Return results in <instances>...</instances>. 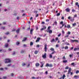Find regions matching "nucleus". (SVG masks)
I'll list each match as a JSON object with an SVG mask.
<instances>
[{"instance_id": "nucleus-1", "label": "nucleus", "mask_w": 79, "mask_h": 79, "mask_svg": "<svg viewBox=\"0 0 79 79\" xmlns=\"http://www.w3.org/2000/svg\"><path fill=\"white\" fill-rule=\"evenodd\" d=\"M5 60H6V61H5V63H8L11 62V60L9 59H6Z\"/></svg>"}, {"instance_id": "nucleus-2", "label": "nucleus", "mask_w": 79, "mask_h": 79, "mask_svg": "<svg viewBox=\"0 0 79 79\" xmlns=\"http://www.w3.org/2000/svg\"><path fill=\"white\" fill-rule=\"evenodd\" d=\"M46 67H53V64H49L48 63L46 64L45 65Z\"/></svg>"}, {"instance_id": "nucleus-3", "label": "nucleus", "mask_w": 79, "mask_h": 79, "mask_svg": "<svg viewBox=\"0 0 79 79\" xmlns=\"http://www.w3.org/2000/svg\"><path fill=\"white\" fill-rule=\"evenodd\" d=\"M44 47V51L45 52H47V45L46 44H45Z\"/></svg>"}, {"instance_id": "nucleus-4", "label": "nucleus", "mask_w": 79, "mask_h": 79, "mask_svg": "<svg viewBox=\"0 0 79 79\" xmlns=\"http://www.w3.org/2000/svg\"><path fill=\"white\" fill-rule=\"evenodd\" d=\"M47 54L45 53L44 54V55H43L42 57L43 58H47Z\"/></svg>"}, {"instance_id": "nucleus-5", "label": "nucleus", "mask_w": 79, "mask_h": 79, "mask_svg": "<svg viewBox=\"0 0 79 79\" xmlns=\"http://www.w3.org/2000/svg\"><path fill=\"white\" fill-rule=\"evenodd\" d=\"M64 27H67V28L69 29V28H70V27H71V26L70 25H67V26H66V25H65Z\"/></svg>"}, {"instance_id": "nucleus-6", "label": "nucleus", "mask_w": 79, "mask_h": 79, "mask_svg": "<svg viewBox=\"0 0 79 79\" xmlns=\"http://www.w3.org/2000/svg\"><path fill=\"white\" fill-rule=\"evenodd\" d=\"M40 40V38L38 37L37 38V40H36V42H39Z\"/></svg>"}, {"instance_id": "nucleus-7", "label": "nucleus", "mask_w": 79, "mask_h": 79, "mask_svg": "<svg viewBox=\"0 0 79 79\" xmlns=\"http://www.w3.org/2000/svg\"><path fill=\"white\" fill-rule=\"evenodd\" d=\"M47 32H49V34H52V30H47Z\"/></svg>"}, {"instance_id": "nucleus-8", "label": "nucleus", "mask_w": 79, "mask_h": 79, "mask_svg": "<svg viewBox=\"0 0 79 79\" xmlns=\"http://www.w3.org/2000/svg\"><path fill=\"white\" fill-rule=\"evenodd\" d=\"M71 71V68H69L68 70V74H69Z\"/></svg>"}, {"instance_id": "nucleus-9", "label": "nucleus", "mask_w": 79, "mask_h": 79, "mask_svg": "<svg viewBox=\"0 0 79 79\" xmlns=\"http://www.w3.org/2000/svg\"><path fill=\"white\" fill-rule=\"evenodd\" d=\"M60 24H62V26L63 27H64V25L65 24V23H64V24H63V21H61L60 22Z\"/></svg>"}, {"instance_id": "nucleus-10", "label": "nucleus", "mask_w": 79, "mask_h": 79, "mask_svg": "<svg viewBox=\"0 0 79 79\" xmlns=\"http://www.w3.org/2000/svg\"><path fill=\"white\" fill-rule=\"evenodd\" d=\"M33 31H34V29H32L30 30V34H31V35H32L33 34H32L33 32Z\"/></svg>"}, {"instance_id": "nucleus-11", "label": "nucleus", "mask_w": 79, "mask_h": 79, "mask_svg": "<svg viewBox=\"0 0 79 79\" xmlns=\"http://www.w3.org/2000/svg\"><path fill=\"white\" fill-rule=\"evenodd\" d=\"M65 11H67V12H69L70 11V9L69 8H67L66 9H65Z\"/></svg>"}, {"instance_id": "nucleus-12", "label": "nucleus", "mask_w": 79, "mask_h": 79, "mask_svg": "<svg viewBox=\"0 0 79 79\" xmlns=\"http://www.w3.org/2000/svg\"><path fill=\"white\" fill-rule=\"evenodd\" d=\"M35 64V66H36V67H37L40 66V64H39V63H36Z\"/></svg>"}, {"instance_id": "nucleus-13", "label": "nucleus", "mask_w": 79, "mask_h": 79, "mask_svg": "<svg viewBox=\"0 0 79 79\" xmlns=\"http://www.w3.org/2000/svg\"><path fill=\"white\" fill-rule=\"evenodd\" d=\"M19 31H20V29L19 28L16 31V32L17 34H19Z\"/></svg>"}, {"instance_id": "nucleus-14", "label": "nucleus", "mask_w": 79, "mask_h": 79, "mask_svg": "<svg viewBox=\"0 0 79 79\" xmlns=\"http://www.w3.org/2000/svg\"><path fill=\"white\" fill-rule=\"evenodd\" d=\"M50 50H51V51H52V52L55 51V49L52 48H51L50 49Z\"/></svg>"}, {"instance_id": "nucleus-15", "label": "nucleus", "mask_w": 79, "mask_h": 79, "mask_svg": "<svg viewBox=\"0 0 79 79\" xmlns=\"http://www.w3.org/2000/svg\"><path fill=\"white\" fill-rule=\"evenodd\" d=\"M39 53V51L36 50L34 52V54L36 55V54H37Z\"/></svg>"}, {"instance_id": "nucleus-16", "label": "nucleus", "mask_w": 79, "mask_h": 79, "mask_svg": "<svg viewBox=\"0 0 79 79\" xmlns=\"http://www.w3.org/2000/svg\"><path fill=\"white\" fill-rule=\"evenodd\" d=\"M27 39V38L26 37L24 38L23 40H22V41L24 42V41H26V40Z\"/></svg>"}, {"instance_id": "nucleus-17", "label": "nucleus", "mask_w": 79, "mask_h": 79, "mask_svg": "<svg viewBox=\"0 0 79 79\" xmlns=\"http://www.w3.org/2000/svg\"><path fill=\"white\" fill-rule=\"evenodd\" d=\"M63 62L64 63H67V62H68V60H64L63 61Z\"/></svg>"}, {"instance_id": "nucleus-18", "label": "nucleus", "mask_w": 79, "mask_h": 79, "mask_svg": "<svg viewBox=\"0 0 79 79\" xmlns=\"http://www.w3.org/2000/svg\"><path fill=\"white\" fill-rule=\"evenodd\" d=\"M5 47H8V43H6L5 44Z\"/></svg>"}, {"instance_id": "nucleus-19", "label": "nucleus", "mask_w": 79, "mask_h": 79, "mask_svg": "<svg viewBox=\"0 0 79 79\" xmlns=\"http://www.w3.org/2000/svg\"><path fill=\"white\" fill-rule=\"evenodd\" d=\"M55 39H53L52 40H51V42H55Z\"/></svg>"}, {"instance_id": "nucleus-20", "label": "nucleus", "mask_w": 79, "mask_h": 79, "mask_svg": "<svg viewBox=\"0 0 79 79\" xmlns=\"http://www.w3.org/2000/svg\"><path fill=\"white\" fill-rule=\"evenodd\" d=\"M78 77H79L78 76L75 75L74 76V78H77V79L78 78Z\"/></svg>"}, {"instance_id": "nucleus-21", "label": "nucleus", "mask_w": 79, "mask_h": 79, "mask_svg": "<svg viewBox=\"0 0 79 79\" xmlns=\"http://www.w3.org/2000/svg\"><path fill=\"white\" fill-rule=\"evenodd\" d=\"M68 46H65V47H64V48L65 49V50H66L67 49H68Z\"/></svg>"}, {"instance_id": "nucleus-22", "label": "nucleus", "mask_w": 79, "mask_h": 79, "mask_svg": "<svg viewBox=\"0 0 79 79\" xmlns=\"http://www.w3.org/2000/svg\"><path fill=\"white\" fill-rule=\"evenodd\" d=\"M60 15V13L59 12L58 13H57L56 15L57 16H59Z\"/></svg>"}, {"instance_id": "nucleus-23", "label": "nucleus", "mask_w": 79, "mask_h": 79, "mask_svg": "<svg viewBox=\"0 0 79 79\" xmlns=\"http://www.w3.org/2000/svg\"><path fill=\"white\" fill-rule=\"evenodd\" d=\"M50 28H51V27L49 26L48 28V31H49L50 29Z\"/></svg>"}, {"instance_id": "nucleus-24", "label": "nucleus", "mask_w": 79, "mask_h": 79, "mask_svg": "<svg viewBox=\"0 0 79 79\" xmlns=\"http://www.w3.org/2000/svg\"><path fill=\"white\" fill-rule=\"evenodd\" d=\"M24 52V51L23 50H21V52H20V53H23Z\"/></svg>"}, {"instance_id": "nucleus-25", "label": "nucleus", "mask_w": 79, "mask_h": 79, "mask_svg": "<svg viewBox=\"0 0 79 79\" xmlns=\"http://www.w3.org/2000/svg\"><path fill=\"white\" fill-rule=\"evenodd\" d=\"M56 53V52H55V51H53L51 53V55H53V54H54V53Z\"/></svg>"}, {"instance_id": "nucleus-26", "label": "nucleus", "mask_w": 79, "mask_h": 79, "mask_svg": "<svg viewBox=\"0 0 79 79\" xmlns=\"http://www.w3.org/2000/svg\"><path fill=\"white\" fill-rule=\"evenodd\" d=\"M33 43L32 42H30V46H32V45H33Z\"/></svg>"}, {"instance_id": "nucleus-27", "label": "nucleus", "mask_w": 79, "mask_h": 79, "mask_svg": "<svg viewBox=\"0 0 79 79\" xmlns=\"http://www.w3.org/2000/svg\"><path fill=\"white\" fill-rule=\"evenodd\" d=\"M62 59H63V60H66V57H65V56H64L62 57Z\"/></svg>"}, {"instance_id": "nucleus-28", "label": "nucleus", "mask_w": 79, "mask_h": 79, "mask_svg": "<svg viewBox=\"0 0 79 79\" xmlns=\"http://www.w3.org/2000/svg\"><path fill=\"white\" fill-rule=\"evenodd\" d=\"M62 32L63 34H64V30H62Z\"/></svg>"}, {"instance_id": "nucleus-29", "label": "nucleus", "mask_w": 79, "mask_h": 79, "mask_svg": "<svg viewBox=\"0 0 79 79\" xmlns=\"http://www.w3.org/2000/svg\"><path fill=\"white\" fill-rule=\"evenodd\" d=\"M71 42L72 43H74V40H71Z\"/></svg>"}, {"instance_id": "nucleus-30", "label": "nucleus", "mask_w": 79, "mask_h": 79, "mask_svg": "<svg viewBox=\"0 0 79 79\" xmlns=\"http://www.w3.org/2000/svg\"><path fill=\"white\" fill-rule=\"evenodd\" d=\"M6 78H7V77H6V76L3 77L2 78L4 79H6Z\"/></svg>"}, {"instance_id": "nucleus-31", "label": "nucleus", "mask_w": 79, "mask_h": 79, "mask_svg": "<svg viewBox=\"0 0 79 79\" xmlns=\"http://www.w3.org/2000/svg\"><path fill=\"white\" fill-rule=\"evenodd\" d=\"M19 44H20V43L19 42H17L16 43V44L17 45H19Z\"/></svg>"}, {"instance_id": "nucleus-32", "label": "nucleus", "mask_w": 79, "mask_h": 79, "mask_svg": "<svg viewBox=\"0 0 79 79\" xmlns=\"http://www.w3.org/2000/svg\"><path fill=\"white\" fill-rule=\"evenodd\" d=\"M73 26H76V23H75L73 24Z\"/></svg>"}, {"instance_id": "nucleus-33", "label": "nucleus", "mask_w": 79, "mask_h": 79, "mask_svg": "<svg viewBox=\"0 0 79 79\" xmlns=\"http://www.w3.org/2000/svg\"><path fill=\"white\" fill-rule=\"evenodd\" d=\"M49 57L50 58H52V54H51L49 55Z\"/></svg>"}, {"instance_id": "nucleus-34", "label": "nucleus", "mask_w": 79, "mask_h": 79, "mask_svg": "<svg viewBox=\"0 0 79 79\" xmlns=\"http://www.w3.org/2000/svg\"><path fill=\"white\" fill-rule=\"evenodd\" d=\"M67 34H68V35L71 34V32L70 31H68L67 33Z\"/></svg>"}, {"instance_id": "nucleus-35", "label": "nucleus", "mask_w": 79, "mask_h": 79, "mask_svg": "<svg viewBox=\"0 0 79 79\" xmlns=\"http://www.w3.org/2000/svg\"><path fill=\"white\" fill-rule=\"evenodd\" d=\"M64 77H65V75H64L62 76V78L63 79H64Z\"/></svg>"}, {"instance_id": "nucleus-36", "label": "nucleus", "mask_w": 79, "mask_h": 79, "mask_svg": "<svg viewBox=\"0 0 79 79\" xmlns=\"http://www.w3.org/2000/svg\"><path fill=\"white\" fill-rule=\"evenodd\" d=\"M13 76H14V73H11V76L13 77Z\"/></svg>"}, {"instance_id": "nucleus-37", "label": "nucleus", "mask_w": 79, "mask_h": 79, "mask_svg": "<svg viewBox=\"0 0 79 79\" xmlns=\"http://www.w3.org/2000/svg\"><path fill=\"white\" fill-rule=\"evenodd\" d=\"M74 42H79V40H74Z\"/></svg>"}, {"instance_id": "nucleus-38", "label": "nucleus", "mask_w": 79, "mask_h": 79, "mask_svg": "<svg viewBox=\"0 0 79 79\" xmlns=\"http://www.w3.org/2000/svg\"><path fill=\"white\" fill-rule=\"evenodd\" d=\"M71 65H72L73 66H75V65H74V63H72L71 64Z\"/></svg>"}, {"instance_id": "nucleus-39", "label": "nucleus", "mask_w": 79, "mask_h": 79, "mask_svg": "<svg viewBox=\"0 0 79 79\" xmlns=\"http://www.w3.org/2000/svg\"><path fill=\"white\" fill-rule=\"evenodd\" d=\"M79 73V70H77L76 72V74H77V73Z\"/></svg>"}, {"instance_id": "nucleus-40", "label": "nucleus", "mask_w": 79, "mask_h": 79, "mask_svg": "<svg viewBox=\"0 0 79 79\" xmlns=\"http://www.w3.org/2000/svg\"><path fill=\"white\" fill-rule=\"evenodd\" d=\"M75 11H76V10H75L74 9H73L72 10V12L73 13H74V12H75Z\"/></svg>"}, {"instance_id": "nucleus-41", "label": "nucleus", "mask_w": 79, "mask_h": 79, "mask_svg": "<svg viewBox=\"0 0 79 79\" xmlns=\"http://www.w3.org/2000/svg\"><path fill=\"white\" fill-rule=\"evenodd\" d=\"M61 35V33H60L58 35V37H60Z\"/></svg>"}, {"instance_id": "nucleus-42", "label": "nucleus", "mask_w": 79, "mask_h": 79, "mask_svg": "<svg viewBox=\"0 0 79 79\" xmlns=\"http://www.w3.org/2000/svg\"><path fill=\"white\" fill-rule=\"evenodd\" d=\"M54 23L55 24V25H57V22H56V21H55Z\"/></svg>"}, {"instance_id": "nucleus-43", "label": "nucleus", "mask_w": 79, "mask_h": 79, "mask_svg": "<svg viewBox=\"0 0 79 79\" xmlns=\"http://www.w3.org/2000/svg\"><path fill=\"white\" fill-rule=\"evenodd\" d=\"M25 65H26V64H25V63H23L22 64V66H25Z\"/></svg>"}, {"instance_id": "nucleus-44", "label": "nucleus", "mask_w": 79, "mask_h": 79, "mask_svg": "<svg viewBox=\"0 0 79 79\" xmlns=\"http://www.w3.org/2000/svg\"><path fill=\"white\" fill-rule=\"evenodd\" d=\"M5 27H1V29H5Z\"/></svg>"}, {"instance_id": "nucleus-45", "label": "nucleus", "mask_w": 79, "mask_h": 79, "mask_svg": "<svg viewBox=\"0 0 79 79\" xmlns=\"http://www.w3.org/2000/svg\"><path fill=\"white\" fill-rule=\"evenodd\" d=\"M69 69V67L67 66L65 68V69Z\"/></svg>"}, {"instance_id": "nucleus-46", "label": "nucleus", "mask_w": 79, "mask_h": 79, "mask_svg": "<svg viewBox=\"0 0 79 79\" xmlns=\"http://www.w3.org/2000/svg\"><path fill=\"white\" fill-rule=\"evenodd\" d=\"M30 29H31V27H29L27 29V31H29V30H30Z\"/></svg>"}, {"instance_id": "nucleus-47", "label": "nucleus", "mask_w": 79, "mask_h": 79, "mask_svg": "<svg viewBox=\"0 0 79 79\" xmlns=\"http://www.w3.org/2000/svg\"><path fill=\"white\" fill-rule=\"evenodd\" d=\"M3 68H0V71H3Z\"/></svg>"}, {"instance_id": "nucleus-48", "label": "nucleus", "mask_w": 79, "mask_h": 79, "mask_svg": "<svg viewBox=\"0 0 79 79\" xmlns=\"http://www.w3.org/2000/svg\"><path fill=\"white\" fill-rule=\"evenodd\" d=\"M43 28L44 29H46V28H47V27H45V26H43Z\"/></svg>"}, {"instance_id": "nucleus-49", "label": "nucleus", "mask_w": 79, "mask_h": 79, "mask_svg": "<svg viewBox=\"0 0 79 79\" xmlns=\"http://www.w3.org/2000/svg\"><path fill=\"white\" fill-rule=\"evenodd\" d=\"M61 19H64V16H62V18H61Z\"/></svg>"}, {"instance_id": "nucleus-50", "label": "nucleus", "mask_w": 79, "mask_h": 79, "mask_svg": "<svg viewBox=\"0 0 79 79\" xmlns=\"http://www.w3.org/2000/svg\"><path fill=\"white\" fill-rule=\"evenodd\" d=\"M73 50L74 51H76V50H77V48H74Z\"/></svg>"}, {"instance_id": "nucleus-51", "label": "nucleus", "mask_w": 79, "mask_h": 79, "mask_svg": "<svg viewBox=\"0 0 79 79\" xmlns=\"http://www.w3.org/2000/svg\"><path fill=\"white\" fill-rule=\"evenodd\" d=\"M69 56H70V58H72V57H73V55H70Z\"/></svg>"}, {"instance_id": "nucleus-52", "label": "nucleus", "mask_w": 79, "mask_h": 79, "mask_svg": "<svg viewBox=\"0 0 79 79\" xmlns=\"http://www.w3.org/2000/svg\"><path fill=\"white\" fill-rule=\"evenodd\" d=\"M69 37V35H66L64 36V37L65 38H66V37Z\"/></svg>"}, {"instance_id": "nucleus-53", "label": "nucleus", "mask_w": 79, "mask_h": 79, "mask_svg": "<svg viewBox=\"0 0 79 79\" xmlns=\"http://www.w3.org/2000/svg\"><path fill=\"white\" fill-rule=\"evenodd\" d=\"M40 47V45H36V47L39 48V47Z\"/></svg>"}, {"instance_id": "nucleus-54", "label": "nucleus", "mask_w": 79, "mask_h": 79, "mask_svg": "<svg viewBox=\"0 0 79 79\" xmlns=\"http://www.w3.org/2000/svg\"><path fill=\"white\" fill-rule=\"evenodd\" d=\"M44 66V64H42V65L40 66L41 68H42Z\"/></svg>"}, {"instance_id": "nucleus-55", "label": "nucleus", "mask_w": 79, "mask_h": 79, "mask_svg": "<svg viewBox=\"0 0 79 79\" xmlns=\"http://www.w3.org/2000/svg\"><path fill=\"white\" fill-rule=\"evenodd\" d=\"M70 21L71 22L74 21V19H71Z\"/></svg>"}, {"instance_id": "nucleus-56", "label": "nucleus", "mask_w": 79, "mask_h": 79, "mask_svg": "<svg viewBox=\"0 0 79 79\" xmlns=\"http://www.w3.org/2000/svg\"><path fill=\"white\" fill-rule=\"evenodd\" d=\"M16 31V29H14L12 30V32H14V31Z\"/></svg>"}, {"instance_id": "nucleus-57", "label": "nucleus", "mask_w": 79, "mask_h": 79, "mask_svg": "<svg viewBox=\"0 0 79 79\" xmlns=\"http://www.w3.org/2000/svg\"><path fill=\"white\" fill-rule=\"evenodd\" d=\"M38 16H39V14H37L35 16V17L37 18V17H38Z\"/></svg>"}, {"instance_id": "nucleus-58", "label": "nucleus", "mask_w": 79, "mask_h": 79, "mask_svg": "<svg viewBox=\"0 0 79 79\" xmlns=\"http://www.w3.org/2000/svg\"><path fill=\"white\" fill-rule=\"evenodd\" d=\"M11 64H8V65H7V66H11Z\"/></svg>"}, {"instance_id": "nucleus-59", "label": "nucleus", "mask_w": 79, "mask_h": 79, "mask_svg": "<svg viewBox=\"0 0 79 79\" xmlns=\"http://www.w3.org/2000/svg\"><path fill=\"white\" fill-rule=\"evenodd\" d=\"M56 47H59V44H56Z\"/></svg>"}, {"instance_id": "nucleus-60", "label": "nucleus", "mask_w": 79, "mask_h": 79, "mask_svg": "<svg viewBox=\"0 0 79 79\" xmlns=\"http://www.w3.org/2000/svg\"><path fill=\"white\" fill-rule=\"evenodd\" d=\"M5 34H6V35H8V34H9V32H7V33H5Z\"/></svg>"}, {"instance_id": "nucleus-61", "label": "nucleus", "mask_w": 79, "mask_h": 79, "mask_svg": "<svg viewBox=\"0 0 79 79\" xmlns=\"http://www.w3.org/2000/svg\"><path fill=\"white\" fill-rule=\"evenodd\" d=\"M3 25H5V24H6V22H3Z\"/></svg>"}, {"instance_id": "nucleus-62", "label": "nucleus", "mask_w": 79, "mask_h": 79, "mask_svg": "<svg viewBox=\"0 0 79 79\" xmlns=\"http://www.w3.org/2000/svg\"><path fill=\"white\" fill-rule=\"evenodd\" d=\"M46 22H47L48 21H49V20L48 19H46Z\"/></svg>"}, {"instance_id": "nucleus-63", "label": "nucleus", "mask_w": 79, "mask_h": 79, "mask_svg": "<svg viewBox=\"0 0 79 79\" xmlns=\"http://www.w3.org/2000/svg\"><path fill=\"white\" fill-rule=\"evenodd\" d=\"M58 40V37H56V40Z\"/></svg>"}, {"instance_id": "nucleus-64", "label": "nucleus", "mask_w": 79, "mask_h": 79, "mask_svg": "<svg viewBox=\"0 0 79 79\" xmlns=\"http://www.w3.org/2000/svg\"><path fill=\"white\" fill-rule=\"evenodd\" d=\"M38 11H37L35 10L34 12V13H37Z\"/></svg>"}]
</instances>
